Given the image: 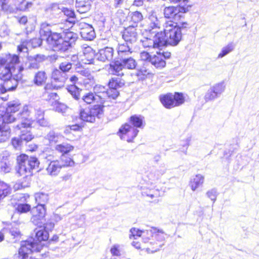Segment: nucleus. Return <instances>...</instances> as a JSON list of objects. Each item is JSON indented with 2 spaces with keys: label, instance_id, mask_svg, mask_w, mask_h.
<instances>
[{
  "label": "nucleus",
  "instance_id": "37998d69",
  "mask_svg": "<svg viewBox=\"0 0 259 259\" xmlns=\"http://www.w3.org/2000/svg\"><path fill=\"white\" fill-rule=\"evenodd\" d=\"M235 45L233 42L228 44L226 47L223 48L221 52L219 54L218 58H221L234 50Z\"/></svg>",
  "mask_w": 259,
  "mask_h": 259
},
{
  "label": "nucleus",
  "instance_id": "1a4fd4ad",
  "mask_svg": "<svg viewBox=\"0 0 259 259\" xmlns=\"http://www.w3.org/2000/svg\"><path fill=\"white\" fill-rule=\"evenodd\" d=\"M152 34L151 33L149 37H145L141 40L143 47L149 50L163 47L164 42L163 34L159 32L154 34V35H152Z\"/></svg>",
  "mask_w": 259,
  "mask_h": 259
},
{
  "label": "nucleus",
  "instance_id": "052dcab7",
  "mask_svg": "<svg viewBox=\"0 0 259 259\" xmlns=\"http://www.w3.org/2000/svg\"><path fill=\"white\" fill-rule=\"evenodd\" d=\"M18 2H19L20 4H19L18 7L16 8L20 11H26L29 8V6H31V3H29L25 1L21 2V0H18Z\"/></svg>",
  "mask_w": 259,
  "mask_h": 259
},
{
  "label": "nucleus",
  "instance_id": "f704fd0d",
  "mask_svg": "<svg viewBox=\"0 0 259 259\" xmlns=\"http://www.w3.org/2000/svg\"><path fill=\"white\" fill-rule=\"evenodd\" d=\"M35 199L38 203L37 205L45 206L49 200V196L47 194L44 193H37L35 194Z\"/></svg>",
  "mask_w": 259,
  "mask_h": 259
},
{
  "label": "nucleus",
  "instance_id": "680f3d73",
  "mask_svg": "<svg viewBox=\"0 0 259 259\" xmlns=\"http://www.w3.org/2000/svg\"><path fill=\"white\" fill-rule=\"evenodd\" d=\"M11 144L16 149H19L23 145V143L20 138H13L11 140Z\"/></svg>",
  "mask_w": 259,
  "mask_h": 259
},
{
  "label": "nucleus",
  "instance_id": "4468645a",
  "mask_svg": "<svg viewBox=\"0 0 259 259\" xmlns=\"http://www.w3.org/2000/svg\"><path fill=\"white\" fill-rule=\"evenodd\" d=\"M68 76L66 73L61 72L59 69H55L52 74V81L55 83L56 89L63 87L67 79Z\"/></svg>",
  "mask_w": 259,
  "mask_h": 259
},
{
  "label": "nucleus",
  "instance_id": "5fc2aeb1",
  "mask_svg": "<svg viewBox=\"0 0 259 259\" xmlns=\"http://www.w3.org/2000/svg\"><path fill=\"white\" fill-rule=\"evenodd\" d=\"M174 104H176V106H178L182 105L184 102V98L181 93H176L173 95Z\"/></svg>",
  "mask_w": 259,
  "mask_h": 259
},
{
  "label": "nucleus",
  "instance_id": "bb28decb",
  "mask_svg": "<svg viewBox=\"0 0 259 259\" xmlns=\"http://www.w3.org/2000/svg\"><path fill=\"white\" fill-rule=\"evenodd\" d=\"M55 150L62 155H65L74 149V147L68 143L57 144L54 147Z\"/></svg>",
  "mask_w": 259,
  "mask_h": 259
},
{
  "label": "nucleus",
  "instance_id": "c756f323",
  "mask_svg": "<svg viewBox=\"0 0 259 259\" xmlns=\"http://www.w3.org/2000/svg\"><path fill=\"white\" fill-rule=\"evenodd\" d=\"M174 97L172 94H168L160 98V101L162 105L166 108H171L176 107V104H174Z\"/></svg>",
  "mask_w": 259,
  "mask_h": 259
},
{
  "label": "nucleus",
  "instance_id": "c85d7f7f",
  "mask_svg": "<svg viewBox=\"0 0 259 259\" xmlns=\"http://www.w3.org/2000/svg\"><path fill=\"white\" fill-rule=\"evenodd\" d=\"M150 63L155 68L161 69L165 67L166 63L164 60L162 58V55L157 52L156 55L152 56Z\"/></svg>",
  "mask_w": 259,
  "mask_h": 259
},
{
  "label": "nucleus",
  "instance_id": "4c0bfd02",
  "mask_svg": "<svg viewBox=\"0 0 259 259\" xmlns=\"http://www.w3.org/2000/svg\"><path fill=\"white\" fill-rule=\"evenodd\" d=\"M47 139L50 141V143H56L60 141L63 137L54 131H50L46 136Z\"/></svg>",
  "mask_w": 259,
  "mask_h": 259
},
{
  "label": "nucleus",
  "instance_id": "cd10ccee",
  "mask_svg": "<svg viewBox=\"0 0 259 259\" xmlns=\"http://www.w3.org/2000/svg\"><path fill=\"white\" fill-rule=\"evenodd\" d=\"M46 12L47 14H50L53 17L62 14V8H60L57 3H53L49 5L46 9Z\"/></svg>",
  "mask_w": 259,
  "mask_h": 259
},
{
  "label": "nucleus",
  "instance_id": "09e8293b",
  "mask_svg": "<svg viewBox=\"0 0 259 259\" xmlns=\"http://www.w3.org/2000/svg\"><path fill=\"white\" fill-rule=\"evenodd\" d=\"M31 209L30 205L27 203H19L17 204L16 210L20 213H26Z\"/></svg>",
  "mask_w": 259,
  "mask_h": 259
},
{
  "label": "nucleus",
  "instance_id": "0e129e2a",
  "mask_svg": "<svg viewBox=\"0 0 259 259\" xmlns=\"http://www.w3.org/2000/svg\"><path fill=\"white\" fill-rule=\"evenodd\" d=\"M206 195L214 203L217 198V191L215 189H212L207 192Z\"/></svg>",
  "mask_w": 259,
  "mask_h": 259
},
{
  "label": "nucleus",
  "instance_id": "a19ab883",
  "mask_svg": "<svg viewBox=\"0 0 259 259\" xmlns=\"http://www.w3.org/2000/svg\"><path fill=\"white\" fill-rule=\"evenodd\" d=\"M11 191L10 187L4 182L0 181V200L4 198Z\"/></svg>",
  "mask_w": 259,
  "mask_h": 259
},
{
  "label": "nucleus",
  "instance_id": "338daca9",
  "mask_svg": "<svg viewBox=\"0 0 259 259\" xmlns=\"http://www.w3.org/2000/svg\"><path fill=\"white\" fill-rule=\"evenodd\" d=\"M111 253L114 256H120L121 255L120 245L118 244L114 245L110 249Z\"/></svg>",
  "mask_w": 259,
  "mask_h": 259
},
{
  "label": "nucleus",
  "instance_id": "412c9836",
  "mask_svg": "<svg viewBox=\"0 0 259 259\" xmlns=\"http://www.w3.org/2000/svg\"><path fill=\"white\" fill-rule=\"evenodd\" d=\"M42 43V39L39 38H34L30 41H23L21 45L18 46V51L19 53H28V49L27 46H31L32 48L39 47Z\"/></svg>",
  "mask_w": 259,
  "mask_h": 259
},
{
  "label": "nucleus",
  "instance_id": "13d9d810",
  "mask_svg": "<svg viewBox=\"0 0 259 259\" xmlns=\"http://www.w3.org/2000/svg\"><path fill=\"white\" fill-rule=\"evenodd\" d=\"M43 98L46 100H57L58 95L57 93L52 92H44L42 95Z\"/></svg>",
  "mask_w": 259,
  "mask_h": 259
},
{
  "label": "nucleus",
  "instance_id": "f03ea898",
  "mask_svg": "<svg viewBox=\"0 0 259 259\" xmlns=\"http://www.w3.org/2000/svg\"><path fill=\"white\" fill-rule=\"evenodd\" d=\"M20 108V104L18 102L15 101L9 102L8 103L6 113L3 115H0V119L7 123L18 120L20 123H18L15 128L19 130H21L22 128L29 127L32 123V121L28 118L29 116L28 107H24L23 111L18 114L16 117L14 114L18 111Z\"/></svg>",
  "mask_w": 259,
  "mask_h": 259
},
{
  "label": "nucleus",
  "instance_id": "c03bdc74",
  "mask_svg": "<svg viewBox=\"0 0 259 259\" xmlns=\"http://www.w3.org/2000/svg\"><path fill=\"white\" fill-rule=\"evenodd\" d=\"M129 16L131 17V21L134 22L136 26L137 24L141 21L143 18L142 13L139 11L130 13Z\"/></svg>",
  "mask_w": 259,
  "mask_h": 259
},
{
  "label": "nucleus",
  "instance_id": "7ed1b4c3",
  "mask_svg": "<svg viewBox=\"0 0 259 259\" xmlns=\"http://www.w3.org/2000/svg\"><path fill=\"white\" fill-rule=\"evenodd\" d=\"M144 236H148L149 239L147 243L149 244L146 248L148 253H154L160 250L164 245L162 243L165 239L166 234L162 230L151 227L144 232Z\"/></svg>",
  "mask_w": 259,
  "mask_h": 259
},
{
  "label": "nucleus",
  "instance_id": "dca6fc26",
  "mask_svg": "<svg viewBox=\"0 0 259 259\" xmlns=\"http://www.w3.org/2000/svg\"><path fill=\"white\" fill-rule=\"evenodd\" d=\"M46 57L44 55L37 54L28 57V61L26 63V68L30 69H37L40 67V63L45 61Z\"/></svg>",
  "mask_w": 259,
  "mask_h": 259
},
{
  "label": "nucleus",
  "instance_id": "6e6552de",
  "mask_svg": "<svg viewBox=\"0 0 259 259\" xmlns=\"http://www.w3.org/2000/svg\"><path fill=\"white\" fill-rule=\"evenodd\" d=\"M105 105H95L91 108L80 110V118L84 121L94 122L96 117L100 118L103 113V107Z\"/></svg>",
  "mask_w": 259,
  "mask_h": 259
},
{
  "label": "nucleus",
  "instance_id": "e2e57ef3",
  "mask_svg": "<svg viewBox=\"0 0 259 259\" xmlns=\"http://www.w3.org/2000/svg\"><path fill=\"white\" fill-rule=\"evenodd\" d=\"M11 169L10 164L7 163L6 162L2 161L0 162V170L5 173H8L10 171Z\"/></svg>",
  "mask_w": 259,
  "mask_h": 259
},
{
  "label": "nucleus",
  "instance_id": "58836bf2",
  "mask_svg": "<svg viewBox=\"0 0 259 259\" xmlns=\"http://www.w3.org/2000/svg\"><path fill=\"white\" fill-rule=\"evenodd\" d=\"M124 83L123 80L119 78H112L109 82L108 86L109 89H116L117 90L118 88H121L123 86Z\"/></svg>",
  "mask_w": 259,
  "mask_h": 259
},
{
  "label": "nucleus",
  "instance_id": "a878e982",
  "mask_svg": "<svg viewBox=\"0 0 259 259\" xmlns=\"http://www.w3.org/2000/svg\"><path fill=\"white\" fill-rule=\"evenodd\" d=\"M130 123L136 128H143L145 125V118L141 115H134L131 116Z\"/></svg>",
  "mask_w": 259,
  "mask_h": 259
},
{
  "label": "nucleus",
  "instance_id": "864d4df0",
  "mask_svg": "<svg viewBox=\"0 0 259 259\" xmlns=\"http://www.w3.org/2000/svg\"><path fill=\"white\" fill-rule=\"evenodd\" d=\"M130 12L128 10H119L117 12V16L119 18L120 22L125 21L127 16H129Z\"/></svg>",
  "mask_w": 259,
  "mask_h": 259
},
{
  "label": "nucleus",
  "instance_id": "ea45409f",
  "mask_svg": "<svg viewBox=\"0 0 259 259\" xmlns=\"http://www.w3.org/2000/svg\"><path fill=\"white\" fill-rule=\"evenodd\" d=\"M94 91L96 95H100L102 96V98L100 99L101 103H105L104 98L105 97L106 92L107 91L105 87L101 85H96L94 87Z\"/></svg>",
  "mask_w": 259,
  "mask_h": 259
},
{
  "label": "nucleus",
  "instance_id": "a211bd4d",
  "mask_svg": "<svg viewBox=\"0 0 259 259\" xmlns=\"http://www.w3.org/2000/svg\"><path fill=\"white\" fill-rule=\"evenodd\" d=\"M114 49L111 47H105L99 50L97 54L98 60L105 62L112 60L114 56Z\"/></svg>",
  "mask_w": 259,
  "mask_h": 259
},
{
  "label": "nucleus",
  "instance_id": "3c124183",
  "mask_svg": "<svg viewBox=\"0 0 259 259\" xmlns=\"http://www.w3.org/2000/svg\"><path fill=\"white\" fill-rule=\"evenodd\" d=\"M211 88L218 97L224 91L225 87L223 83H219L215 84Z\"/></svg>",
  "mask_w": 259,
  "mask_h": 259
},
{
  "label": "nucleus",
  "instance_id": "49530a36",
  "mask_svg": "<svg viewBox=\"0 0 259 259\" xmlns=\"http://www.w3.org/2000/svg\"><path fill=\"white\" fill-rule=\"evenodd\" d=\"M20 138L23 143H27L33 138V136L29 131L24 130L22 131Z\"/></svg>",
  "mask_w": 259,
  "mask_h": 259
},
{
  "label": "nucleus",
  "instance_id": "a18cd8bd",
  "mask_svg": "<svg viewBox=\"0 0 259 259\" xmlns=\"http://www.w3.org/2000/svg\"><path fill=\"white\" fill-rule=\"evenodd\" d=\"M60 165L62 167L72 166L74 164V161L70 157H67L65 155H61L60 160Z\"/></svg>",
  "mask_w": 259,
  "mask_h": 259
},
{
  "label": "nucleus",
  "instance_id": "ddd939ff",
  "mask_svg": "<svg viewBox=\"0 0 259 259\" xmlns=\"http://www.w3.org/2000/svg\"><path fill=\"white\" fill-rule=\"evenodd\" d=\"M32 217L31 222L35 225L38 226L42 223L46 214V209L44 206L37 205L31 209Z\"/></svg>",
  "mask_w": 259,
  "mask_h": 259
},
{
  "label": "nucleus",
  "instance_id": "6ab92c4d",
  "mask_svg": "<svg viewBox=\"0 0 259 259\" xmlns=\"http://www.w3.org/2000/svg\"><path fill=\"white\" fill-rule=\"evenodd\" d=\"M147 24L148 27L146 30L153 34L156 32V31H154V29L160 28L161 20L158 18L155 13L152 12L148 17Z\"/></svg>",
  "mask_w": 259,
  "mask_h": 259
},
{
  "label": "nucleus",
  "instance_id": "c9c22d12",
  "mask_svg": "<svg viewBox=\"0 0 259 259\" xmlns=\"http://www.w3.org/2000/svg\"><path fill=\"white\" fill-rule=\"evenodd\" d=\"M146 231V230L142 231L135 228H133L130 230V232L131 234L130 235V238H132V237H133L134 239H136V237H137L142 236L143 238V242L145 243H147L149 237H148V236L143 235L144 232H145Z\"/></svg>",
  "mask_w": 259,
  "mask_h": 259
},
{
  "label": "nucleus",
  "instance_id": "79ce46f5",
  "mask_svg": "<svg viewBox=\"0 0 259 259\" xmlns=\"http://www.w3.org/2000/svg\"><path fill=\"white\" fill-rule=\"evenodd\" d=\"M67 90L74 99L76 100L80 99V94L81 90L77 87L75 85H71L68 87Z\"/></svg>",
  "mask_w": 259,
  "mask_h": 259
},
{
  "label": "nucleus",
  "instance_id": "473e14b6",
  "mask_svg": "<svg viewBox=\"0 0 259 259\" xmlns=\"http://www.w3.org/2000/svg\"><path fill=\"white\" fill-rule=\"evenodd\" d=\"M47 79V75L45 71H39L35 73L33 78V82L37 85H42L46 82Z\"/></svg>",
  "mask_w": 259,
  "mask_h": 259
},
{
  "label": "nucleus",
  "instance_id": "aec40b11",
  "mask_svg": "<svg viewBox=\"0 0 259 259\" xmlns=\"http://www.w3.org/2000/svg\"><path fill=\"white\" fill-rule=\"evenodd\" d=\"M132 48L133 45L127 42L119 43L117 48L119 59L131 56L133 52Z\"/></svg>",
  "mask_w": 259,
  "mask_h": 259
},
{
  "label": "nucleus",
  "instance_id": "4d7b16f0",
  "mask_svg": "<svg viewBox=\"0 0 259 259\" xmlns=\"http://www.w3.org/2000/svg\"><path fill=\"white\" fill-rule=\"evenodd\" d=\"M119 93L118 90L116 89H109L106 92L105 97H108L109 98L115 99L119 95Z\"/></svg>",
  "mask_w": 259,
  "mask_h": 259
},
{
  "label": "nucleus",
  "instance_id": "5701e85b",
  "mask_svg": "<svg viewBox=\"0 0 259 259\" xmlns=\"http://www.w3.org/2000/svg\"><path fill=\"white\" fill-rule=\"evenodd\" d=\"M62 167L59 160H52L50 162L46 168L47 174L51 176H56L60 172Z\"/></svg>",
  "mask_w": 259,
  "mask_h": 259
},
{
  "label": "nucleus",
  "instance_id": "6e6d98bb",
  "mask_svg": "<svg viewBox=\"0 0 259 259\" xmlns=\"http://www.w3.org/2000/svg\"><path fill=\"white\" fill-rule=\"evenodd\" d=\"M217 98H218L217 96L211 88L207 91L204 97L205 102L212 101Z\"/></svg>",
  "mask_w": 259,
  "mask_h": 259
},
{
  "label": "nucleus",
  "instance_id": "393cba45",
  "mask_svg": "<svg viewBox=\"0 0 259 259\" xmlns=\"http://www.w3.org/2000/svg\"><path fill=\"white\" fill-rule=\"evenodd\" d=\"M91 5V0H76L75 7L78 13L83 14L90 11Z\"/></svg>",
  "mask_w": 259,
  "mask_h": 259
},
{
  "label": "nucleus",
  "instance_id": "f3484780",
  "mask_svg": "<svg viewBox=\"0 0 259 259\" xmlns=\"http://www.w3.org/2000/svg\"><path fill=\"white\" fill-rule=\"evenodd\" d=\"M48 224L46 225V226L44 227H42L40 226L39 227L36 228L34 230V232H35V239H33V240L30 239L29 241H31L33 243H37L38 244L42 245L41 243V241H47L49 237V233L47 230Z\"/></svg>",
  "mask_w": 259,
  "mask_h": 259
},
{
  "label": "nucleus",
  "instance_id": "9d476101",
  "mask_svg": "<svg viewBox=\"0 0 259 259\" xmlns=\"http://www.w3.org/2000/svg\"><path fill=\"white\" fill-rule=\"evenodd\" d=\"M139 130L128 123L122 125L119 130L118 135L120 139L131 142L137 136Z\"/></svg>",
  "mask_w": 259,
  "mask_h": 259
},
{
  "label": "nucleus",
  "instance_id": "2eb2a0df",
  "mask_svg": "<svg viewBox=\"0 0 259 259\" xmlns=\"http://www.w3.org/2000/svg\"><path fill=\"white\" fill-rule=\"evenodd\" d=\"M80 35L82 38L87 40H93L96 37L94 28L87 23H80Z\"/></svg>",
  "mask_w": 259,
  "mask_h": 259
},
{
  "label": "nucleus",
  "instance_id": "9b49d317",
  "mask_svg": "<svg viewBox=\"0 0 259 259\" xmlns=\"http://www.w3.org/2000/svg\"><path fill=\"white\" fill-rule=\"evenodd\" d=\"M188 10V8H185L184 6L168 7L165 8L164 10V15L165 18L178 21L183 17L184 14Z\"/></svg>",
  "mask_w": 259,
  "mask_h": 259
},
{
  "label": "nucleus",
  "instance_id": "20e7f679",
  "mask_svg": "<svg viewBox=\"0 0 259 259\" xmlns=\"http://www.w3.org/2000/svg\"><path fill=\"white\" fill-rule=\"evenodd\" d=\"M19 59L17 55L9 54H3L0 56V72L4 70H8L11 74V77L16 78V75H20V79H22V74L21 71L23 68L19 66Z\"/></svg>",
  "mask_w": 259,
  "mask_h": 259
},
{
  "label": "nucleus",
  "instance_id": "0eeeda50",
  "mask_svg": "<svg viewBox=\"0 0 259 259\" xmlns=\"http://www.w3.org/2000/svg\"><path fill=\"white\" fill-rule=\"evenodd\" d=\"M0 79L3 81V84H0V94L15 90L21 80L20 75H16V78L11 77V74L7 69L0 72Z\"/></svg>",
  "mask_w": 259,
  "mask_h": 259
},
{
  "label": "nucleus",
  "instance_id": "b1692460",
  "mask_svg": "<svg viewBox=\"0 0 259 259\" xmlns=\"http://www.w3.org/2000/svg\"><path fill=\"white\" fill-rule=\"evenodd\" d=\"M123 66L121 61H116L110 64L108 68V73L112 75H115L117 76H122L124 74L123 70Z\"/></svg>",
  "mask_w": 259,
  "mask_h": 259
},
{
  "label": "nucleus",
  "instance_id": "f257e3e1",
  "mask_svg": "<svg viewBox=\"0 0 259 259\" xmlns=\"http://www.w3.org/2000/svg\"><path fill=\"white\" fill-rule=\"evenodd\" d=\"M40 35L47 37L49 46L54 51L65 52L72 48L77 38V34L67 31L63 33L52 32L50 25L44 23L41 25Z\"/></svg>",
  "mask_w": 259,
  "mask_h": 259
},
{
  "label": "nucleus",
  "instance_id": "bf43d9fd",
  "mask_svg": "<svg viewBox=\"0 0 259 259\" xmlns=\"http://www.w3.org/2000/svg\"><path fill=\"white\" fill-rule=\"evenodd\" d=\"M37 122L41 126H47L49 125V122L47 119L44 118V113L40 115L35 118Z\"/></svg>",
  "mask_w": 259,
  "mask_h": 259
},
{
  "label": "nucleus",
  "instance_id": "69168bd1",
  "mask_svg": "<svg viewBox=\"0 0 259 259\" xmlns=\"http://www.w3.org/2000/svg\"><path fill=\"white\" fill-rule=\"evenodd\" d=\"M10 234L13 237V238H19L21 235L20 232L17 228H11L9 230Z\"/></svg>",
  "mask_w": 259,
  "mask_h": 259
},
{
  "label": "nucleus",
  "instance_id": "603ef678",
  "mask_svg": "<svg viewBox=\"0 0 259 259\" xmlns=\"http://www.w3.org/2000/svg\"><path fill=\"white\" fill-rule=\"evenodd\" d=\"M143 195L148 196L151 199L158 198L160 196V193L158 190H146L143 192Z\"/></svg>",
  "mask_w": 259,
  "mask_h": 259
},
{
  "label": "nucleus",
  "instance_id": "8fccbe9b",
  "mask_svg": "<svg viewBox=\"0 0 259 259\" xmlns=\"http://www.w3.org/2000/svg\"><path fill=\"white\" fill-rule=\"evenodd\" d=\"M72 67V64L68 61H64L59 64V68L61 72L66 73L68 72Z\"/></svg>",
  "mask_w": 259,
  "mask_h": 259
},
{
  "label": "nucleus",
  "instance_id": "de8ad7c7",
  "mask_svg": "<svg viewBox=\"0 0 259 259\" xmlns=\"http://www.w3.org/2000/svg\"><path fill=\"white\" fill-rule=\"evenodd\" d=\"M16 0H3L2 8L5 11H11L14 9V6L15 5Z\"/></svg>",
  "mask_w": 259,
  "mask_h": 259
},
{
  "label": "nucleus",
  "instance_id": "774afa93",
  "mask_svg": "<svg viewBox=\"0 0 259 259\" xmlns=\"http://www.w3.org/2000/svg\"><path fill=\"white\" fill-rule=\"evenodd\" d=\"M94 55H91L90 54L84 55H83V58L82 59V60L85 64H92L94 60Z\"/></svg>",
  "mask_w": 259,
  "mask_h": 259
},
{
  "label": "nucleus",
  "instance_id": "72a5a7b5",
  "mask_svg": "<svg viewBox=\"0 0 259 259\" xmlns=\"http://www.w3.org/2000/svg\"><path fill=\"white\" fill-rule=\"evenodd\" d=\"M101 98L102 96L100 95H95L92 92H89L82 96L81 100L87 104H90L95 101L98 102V100Z\"/></svg>",
  "mask_w": 259,
  "mask_h": 259
},
{
  "label": "nucleus",
  "instance_id": "4be33fe9",
  "mask_svg": "<svg viewBox=\"0 0 259 259\" xmlns=\"http://www.w3.org/2000/svg\"><path fill=\"white\" fill-rule=\"evenodd\" d=\"M6 123L0 119V143L5 142L11 136L10 127Z\"/></svg>",
  "mask_w": 259,
  "mask_h": 259
},
{
  "label": "nucleus",
  "instance_id": "39448f33",
  "mask_svg": "<svg viewBox=\"0 0 259 259\" xmlns=\"http://www.w3.org/2000/svg\"><path fill=\"white\" fill-rule=\"evenodd\" d=\"M163 31L159 32L163 35V46L169 45L176 46L178 45L182 39V32L180 27L171 21H167L163 25Z\"/></svg>",
  "mask_w": 259,
  "mask_h": 259
},
{
  "label": "nucleus",
  "instance_id": "423d86ee",
  "mask_svg": "<svg viewBox=\"0 0 259 259\" xmlns=\"http://www.w3.org/2000/svg\"><path fill=\"white\" fill-rule=\"evenodd\" d=\"M17 173L20 176L27 178L32 174V170L38 167L39 162L35 157H29L25 154L19 156L17 159Z\"/></svg>",
  "mask_w": 259,
  "mask_h": 259
},
{
  "label": "nucleus",
  "instance_id": "f8f14e48",
  "mask_svg": "<svg viewBox=\"0 0 259 259\" xmlns=\"http://www.w3.org/2000/svg\"><path fill=\"white\" fill-rule=\"evenodd\" d=\"M122 37L124 42L133 45L137 41L138 38L135 26H130L125 28L122 32Z\"/></svg>",
  "mask_w": 259,
  "mask_h": 259
},
{
  "label": "nucleus",
  "instance_id": "7c9ffc66",
  "mask_svg": "<svg viewBox=\"0 0 259 259\" xmlns=\"http://www.w3.org/2000/svg\"><path fill=\"white\" fill-rule=\"evenodd\" d=\"M119 60L121 62L123 69H134L136 68L137 65V62L131 57V55Z\"/></svg>",
  "mask_w": 259,
  "mask_h": 259
},
{
  "label": "nucleus",
  "instance_id": "2f4dec72",
  "mask_svg": "<svg viewBox=\"0 0 259 259\" xmlns=\"http://www.w3.org/2000/svg\"><path fill=\"white\" fill-rule=\"evenodd\" d=\"M204 177L201 175H196L191 180L190 186L192 191H195L199 187L202 185L204 182Z\"/></svg>",
  "mask_w": 259,
  "mask_h": 259
},
{
  "label": "nucleus",
  "instance_id": "e433bc0d",
  "mask_svg": "<svg viewBox=\"0 0 259 259\" xmlns=\"http://www.w3.org/2000/svg\"><path fill=\"white\" fill-rule=\"evenodd\" d=\"M165 172V169H154L150 171L147 174V177L149 180L155 181L157 180Z\"/></svg>",
  "mask_w": 259,
  "mask_h": 259
}]
</instances>
